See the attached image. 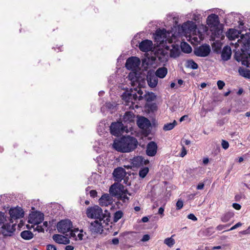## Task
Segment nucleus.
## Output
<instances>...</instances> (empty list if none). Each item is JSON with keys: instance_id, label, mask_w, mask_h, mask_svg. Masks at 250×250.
Instances as JSON below:
<instances>
[{"instance_id": "nucleus-39", "label": "nucleus", "mask_w": 250, "mask_h": 250, "mask_svg": "<svg viewBox=\"0 0 250 250\" xmlns=\"http://www.w3.org/2000/svg\"><path fill=\"white\" fill-rule=\"evenodd\" d=\"M177 124V122L174 120L172 123L165 124L163 126V129L165 131H168L172 129Z\"/></svg>"}, {"instance_id": "nucleus-54", "label": "nucleus", "mask_w": 250, "mask_h": 250, "mask_svg": "<svg viewBox=\"0 0 250 250\" xmlns=\"http://www.w3.org/2000/svg\"><path fill=\"white\" fill-rule=\"evenodd\" d=\"M46 250H57V248L54 245L48 244L46 246Z\"/></svg>"}, {"instance_id": "nucleus-11", "label": "nucleus", "mask_w": 250, "mask_h": 250, "mask_svg": "<svg viewBox=\"0 0 250 250\" xmlns=\"http://www.w3.org/2000/svg\"><path fill=\"white\" fill-rule=\"evenodd\" d=\"M146 81L149 87L155 88L158 84V80L154 73L151 70H149L146 75Z\"/></svg>"}, {"instance_id": "nucleus-49", "label": "nucleus", "mask_w": 250, "mask_h": 250, "mask_svg": "<svg viewBox=\"0 0 250 250\" xmlns=\"http://www.w3.org/2000/svg\"><path fill=\"white\" fill-rule=\"evenodd\" d=\"M154 55H151L149 56L148 54H147V57L148 60H150L151 61V63H154L156 60L157 57L155 55V54L153 53Z\"/></svg>"}, {"instance_id": "nucleus-52", "label": "nucleus", "mask_w": 250, "mask_h": 250, "mask_svg": "<svg viewBox=\"0 0 250 250\" xmlns=\"http://www.w3.org/2000/svg\"><path fill=\"white\" fill-rule=\"evenodd\" d=\"M230 226V224H227L225 225H219L216 227V229L218 230H221Z\"/></svg>"}, {"instance_id": "nucleus-9", "label": "nucleus", "mask_w": 250, "mask_h": 250, "mask_svg": "<svg viewBox=\"0 0 250 250\" xmlns=\"http://www.w3.org/2000/svg\"><path fill=\"white\" fill-rule=\"evenodd\" d=\"M140 60L137 57H131L128 58L125 62V67L128 70H136L140 65Z\"/></svg>"}, {"instance_id": "nucleus-8", "label": "nucleus", "mask_w": 250, "mask_h": 250, "mask_svg": "<svg viewBox=\"0 0 250 250\" xmlns=\"http://www.w3.org/2000/svg\"><path fill=\"white\" fill-rule=\"evenodd\" d=\"M242 53L236 52L234 55V58L237 62H242V63L249 66L250 64V54L246 55L244 50L241 49Z\"/></svg>"}, {"instance_id": "nucleus-12", "label": "nucleus", "mask_w": 250, "mask_h": 250, "mask_svg": "<svg viewBox=\"0 0 250 250\" xmlns=\"http://www.w3.org/2000/svg\"><path fill=\"white\" fill-rule=\"evenodd\" d=\"M219 17L215 14H210L207 19V23L210 30H212V28L219 26Z\"/></svg>"}, {"instance_id": "nucleus-40", "label": "nucleus", "mask_w": 250, "mask_h": 250, "mask_svg": "<svg viewBox=\"0 0 250 250\" xmlns=\"http://www.w3.org/2000/svg\"><path fill=\"white\" fill-rule=\"evenodd\" d=\"M210 31L214 34L217 38H219L223 33V30L220 29L218 26L212 28Z\"/></svg>"}, {"instance_id": "nucleus-30", "label": "nucleus", "mask_w": 250, "mask_h": 250, "mask_svg": "<svg viewBox=\"0 0 250 250\" xmlns=\"http://www.w3.org/2000/svg\"><path fill=\"white\" fill-rule=\"evenodd\" d=\"M21 237L25 240H29L34 237V234L30 230H23L21 232Z\"/></svg>"}, {"instance_id": "nucleus-55", "label": "nucleus", "mask_w": 250, "mask_h": 250, "mask_svg": "<svg viewBox=\"0 0 250 250\" xmlns=\"http://www.w3.org/2000/svg\"><path fill=\"white\" fill-rule=\"evenodd\" d=\"M150 239V236L148 234H145L142 238L141 239V241L142 242H146L148 241Z\"/></svg>"}, {"instance_id": "nucleus-53", "label": "nucleus", "mask_w": 250, "mask_h": 250, "mask_svg": "<svg viewBox=\"0 0 250 250\" xmlns=\"http://www.w3.org/2000/svg\"><path fill=\"white\" fill-rule=\"evenodd\" d=\"M242 225V224L241 222H238L237 224H236L235 225L232 226L230 229H228V231L236 229H237L238 227H241Z\"/></svg>"}, {"instance_id": "nucleus-10", "label": "nucleus", "mask_w": 250, "mask_h": 250, "mask_svg": "<svg viewBox=\"0 0 250 250\" xmlns=\"http://www.w3.org/2000/svg\"><path fill=\"white\" fill-rule=\"evenodd\" d=\"M10 216V222L11 223H13L12 221L13 219H17L21 218H22L24 216V211L22 208L21 207H16L13 208H11L9 211Z\"/></svg>"}, {"instance_id": "nucleus-4", "label": "nucleus", "mask_w": 250, "mask_h": 250, "mask_svg": "<svg viewBox=\"0 0 250 250\" xmlns=\"http://www.w3.org/2000/svg\"><path fill=\"white\" fill-rule=\"evenodd\" d=\"M211 52L210 47L209 45L204 43L199 46L196 47L194 48V54L200 57H206L208 56Z\"/></svg>"}, {"instance_id": "nucleus-29", "label": "nucleus", "mask_w": 250, "mask_h": 250, "mask_svg": "<svg viewBox=\"0 0 250 250\" xmlns=\"http://www.w3.org/2000/svg\"><path fill=\"white\" fill-rule=\"evenodd\" d=\"M167 73V69L165 67H160L156 71L154 74L156 75V77L158 78H160L163 79L165 77Z\"/></svg>"}, {"instance_id": "nucleus-61", "label": "nucleus", "mask_w": 250, "mask_h": 250, "mask_svg": "<svg viewBox=\"0 0 250 250\" xmlns=\"http://www.w3.org/2000/svg\"><path fill=\"white\" fill-rule=\"evenodd\" d=\"M232 207L236 210H240L241 208V206L238 203H233L232 204Z\"/></svg>"}, {"instance_id": "nucleus-15", "label": "nucleus", "mask_w": 250, "mask_h": 250, "mask_svg": "<svg viewBox=\"0 0 250 250\" xmlns=\"http://www.w3.org/2000/svg\"><path fill=\"white\" fill-rule=\"evenodd\" d=\"M153 43L150 40H145L142 41L139 45V48L141 51L144 52H147L151 50Z\"/></svg>"}, {"instance_id": "nucleus-57", "label": "nucleus", "mask_w": 250, "mask_h": 250, "mask_svg": "<svg viewBox=\"0 0 250 250\" xmlns=\"http://www.w3.org/2000/svg\"><path fill=\"white\" fill-rule=\"evenodd\" d=\"M34 230H36L38 231L39 232H44V229L41 226H39L37 225V226L36 227V229H34Z\"/></svg>"}, {"instance_id": "nucleus-45", "label": "nucleus", "mask_w": 250, "mask_h": 250, "mask_svg": "<svg viewBox=\"0 0 250 250\" xmlns=\"http://www.w3.org/2000/svg\"><path fill=\"white\" fill-rule=\"evenodd\" d=\"M117 198L122 200L124 203L126 202V201H128L129 199V197H127L126 195H125L122 193H120V195H119Z\"/></svg>"}, {"instance_id": "nucleus-27", "label": "nucleus", "mask_w": 250, "mask_h": 250, "mask_svg": "<svg viewBox=\"0 0 250 250\" xmlns=\"http://www.w3.org/2000/svg\"><path fill=\"white\" fill-rule=\"evenodd\" d=\"M241 39L243 41L245 49L249 50L250 49V33L241 35Z\"/></svg>"}, {"instance_id": "nucleus-44", "label": "nucleus", "mask_w": 250, "mask_h": 250, "mask_svg": "<svg viewBox=\"0 0 250 250\" xmlns=\"http://www.w3.org/2000/svg\"><path fill=\"white\" fill-rule=\"evenodd\" d=\"M164 243L169 247H171L175 244V240L171 237L167 238L165 239Z\"/></svg>"}, {"instance_id": "nucleus-46", "label": "nucleus", "mask_w": 250, "mask_h": 250, "mask_svg": "<svg viewBox=\"0 0 250 250\" xmlns=\"http://www.w3.org/2000/svg\"><path fill=\"white\" fill-rule=\"evenodd\" d=\"M176 206L177 210L181 209L183 207V201L179 199L176 204Z\"/></svg>"}, {"instance_id": "nucleus-19", "label": "nucleus", "mask_w": 250, "mask_h": 250, "mask_svg": "<svg viewBox=\"0 0 250 250\" xmlns=\"http://www.w3.org/2000/svg\"><path fill=\"white\" fill-rule=\"evenodd\" d=\"M125 169L121 167L115 168L113 172V176L116 181H121L125 176Z\"/></svg>"}, {"instance_id": "nucleus-62", "label": "nucleus", "mask_w": 250, "mask_h": 250, "mask_svg": "<svg viewBox=\"0 0 250 250\" xmlns=\"http://www.w3.org/2000/svg\"><path fill=\"white\" fill-rule=\"evenodd\" d=\"M4 213L2 212H0V224H2V223H3L4 222Z\"/></svg>"}, {"instance_id": "nucleus-64", "label": "nucleus", "mask_w": 250, "mask_h": 250, "mask_svg": "<svg viewBox=\"0 0 250 250\" xmlns=\"http://www.w3.org/2000/svg\"><path fill=\"white\" fill-rule=\"evenodd\" d=\"M204 187V184L203 183H200L196 187V188L198 190L203 189Z\"/></svg>"}, {"instance_id": "nucleus-33", "label": "nucleus", "mask_w": 250, "mask_h": 250, "mask_svg": "<svg viewBox=\"0 0 250 250\" xmlns=\"http://www.w3.org/2000/svg\"><path fill=\"white\" fill-rule=\"evenodd\" d=\"M185 65L186 67L192 69H197L198 68V65L193 60H187Z\"/></svg>"}, {"instance_id": "nucleus-59", "label": "nucleus", "mask_w": 250, "mask_h": 250, "mask_svg": "<svg viewBox=\"0 0 250 250\" xmlns=\"http://www.w3.org/2000/svg\"><path fill=\"white\" fill-rule=\"evenodd\" d=\"M188 218L189 219L192 220L193 221H196L197 220L196 217L192 213L188 214Z\"/></svg>"}, {"instance_id": "nucleus-42", "label": "nucleus", "mask_w": 250, "mask_h": 250, "mask_svg": "<svg viewBox=\"0 0 250 250\" xmlns=\"http://www.w3.org/2000/svg\"><path fill=\"white\" fill-rule=\"evenodd\" d=\"M123 216V212L122 210L117 211L114 214L113 216V222L116 223L117 222L119 219H120Z\"/></svg>"}, {"instance_id": "nucleus-43", "label": "nucleus", "mask_w": 250, "mask_h": 250, "mask_svg": "<svg viewBox=\"0 0 250 250\" xmlns=\"http://www.w3.org/2000/svg\"><path fill=\"white\" fill-rule=\"evenodd\" d=\"M149 171V169L147 167H145L141 168L139 171V176L140 177L144 178H145Z\"/></svg>"}, {"instance_id": "nucleus-3", "label": "nucleus", "mask_w": 250, "mask_h": 250, "mask_svg": "<svg viewBox=\"0 0 250 250\" xmlns=\"http://www.w3.org/2000/svg\"><path fill=\"white\" fill-rule=\"evenodd\" d=\"M126 130H127V126L125 125L122 122H113L110 126V133L115 136H119Z\"/></svg>"}, {"instance_id": "nucleus-32", "label": "nucleus", "mask_w": 250, "mask_h": 250, "mask_svg": "<svg viewBox=\"0 0 250 250\" xmlns=\"http://www.w3.org/2000/svg\"><path fill=\"white\" fill-rule=\"evenodd\" d=\"M234 214L232 211H228L222 215L221 220L223 222H227L234 216Z\"/></svg>"}, {"instance_id": "nucleus-41", "label": "nucleus", "mask_w": 250, "mask_h": 250, "mask_svg": "<svg viewBox=\"0 0 250 250\" xmlns=\"http://www.w3.org/2000/svg\"><path fill=\"white\" fill-rule=\"evenodd\" d=\"M180 51L178 47H173V49L170 51V56L171 57L177 58L179 56Z\"/></svg>"}, {"instance_id": "nucleus-60", "label": "nucleus", "mask_w": 250, "mask_h": 250, "mask_svg": "<svg viewBox=\"0 0 250 250\" xmlns=\"http://www.w3.org/2000/svg\"><path fill=\"white\" fill-rule=\"evenodd\" d=\"M90 195L91 197L94 198L97 196V192L95 190H91L90 191Z\"/></svg>"}, {"instance_id": "nucleus-50", "label": "nucleus", "mask_w": 250, "mask_h": 250, "mask_svg": "<svg viewBox=\"0 0 250 250\" xmlns=\"http://www.w3.org/2000/svg\"><path fill=\"white\" fill-rule=\"evenodd\" d=\"M217 84L218 88L219 89H223V87L225 86V83L223 81L219 80L217 81Z\"/></svg>"}, {"instance_id": "nucleus-48", "label": "nucleus", "mask_w": 250, "mask_h": 250, "mask_svg": "<svg viewBox=\"0 0 250 250\" xmlns=\"http://www.w3.org/2000/svg\"><path fill=\"white\" fill-rule=\"evenodd\" d=\"M221 146L224 149H227L229 147V144L228 141L222 140L221 142Z\"/></svg>"}, {"instance_id": "nucleus-1", "label": "nucleus", "mask_w": 250, "mask_h": 250, "mask_svg": "<svg viewBox=\"0 0 250 250\" xmlns=\"http://www.w3.org/2000/svg\"><path fill=\"white\" fill-rule=\"evenodd\" d=\"M138 144V141L135 138L128 135L121 137L120 140H115L113 147L119 152H129L134 150Z\"/></svg>"}, {"instance_id": "nucleus-14", "label": "nucleus", "mask_w": 250, "mask_h": 250, "mask_svg": "<svg viewBox=\"0 0 250 250\" xmlns=\"http://www.w3.org/2000/svg\"><path fill=\"white\" fill-rule=\"evenodd\" d=\"M158 146L154 141H151L146 146V154L151 157L154 156L157 151Z\"/></svg>"}, {"instance_id": "nucleus-34", "label": "nucleus", "mask_w": 250, "mask_h": 250, "mask_svg": "<svg viewBox=\"0 0 250 250\" xmlns=\"http://www.w3.org/2000/svg\"><path fill=\"white\" fill-rule=\"evenodd\" d=\"M181 48L182 51L186 53H189L192 51L191 47L186 42L182 43Z\"/></svg>"}, {"instance_id": "nucleus-24", "label": "nucleus", "mask_w": 250, "mask_h": 250, "mask_svg": "<svg viewBox=\"0 0 250 250\" xmlns=\"http://www.w3.org/2000/svg\"><path fill=\"white\" fill-rule=\"evenodd\" d=\"M231 55V50L229 46H225L221 53V58L224 61H227L230 59Z\"/></svg>"}, {"instance_id": "nucleus-21", "label": "nucleus", "mask_w": 250, "mask_h": 250, "mask_svg": "<svg viewBox=\"0 0 250 250\" xmlns=\"http://www.w3.org/2000/svg\"><path fill=\"white\" fill-rule=\"evenodd\" d=\"M52 238L58 244L66 245L69 244L70 242L69 238L60 234H54Z\"/></svg>"}, {"instance_id": "nucleus-47", "label": "nucleus", "mask_w": 250, "mask_h": 250, "mask_svg": "<svg viewBox=\"0 0 250 250\" xmlns=\"http://www.w3.org/2000/svg\"><path fill=\"white\" fill-rule=\"evenodd\" d=\"M166 30L165 29L163 30L159 29L156 31V34L158 37H161L162 36L165 35Z\"/></svg>"}, {"instance_id": "nucleus-38", "label": "nucleus", "mask_w": 250, "mask_h": 250, "mask_svg": "<svg viewBox=\"0 0 250 250\" xmlns=\"http://www.w3.org/2000/svg\"><path fill=\"white\" fill-rule=\"evenodd\" d=\"M144 96L145 100L148 102H152L156 98L155 94L152 92L146 93Z\"/></svg>"}, {"instance_id": "nucleus-63", "label": "nucleus", "mask_w": 250, "mask_h": 250, "mask_svg": "<svg viewBox=\"0 0 250 250\" xmlns=\"http://www.w3.org/2000/svg\"><path fill=\"white\" fill-rule=\"evenodd\" d=\"M119 239L117 238H114L112 240V244L114 245H117L118 244H119Z\"/></svg>"}, {"instance_id": "nucleus-6", "label": "nucleus", "mask_w": 250, "mask_h": 250, "mask_svg": "<svg viewBox=\"0 0 250 250\" xmlns=\"http://www.w3.org/2000/svg\"><path fill=\"white\" fill-rule=\"evenodd\" d=\"M16 224L11 225L10 223L3 224L1 228L0 232L4 237L12 236L16 230Z\"/></svg>"}, {"instance_id": "nucleus-2", "label": "nucleus", "mask_w": 250, "mask_h": 250, "mask_svg": "<svg viewBox=\"0 0 250 250\" xmlns=\"http://www.w3.org/2000/svg\"><path fill=\"white\" fill-rule=\"evenodd\" d=\"M86 214L89 218L99 219V221H101L103 210L98 205L89 207L86 209Z\"/></svg>"}, {"instance_id": "nucleus-31", "label": "nucleus", "mask_w": 250, "mask_h": 250, "mask_svg": "<svg viewBox=\"0 0 250 250\" xmlns=\"http://www.w3.org/2000/svg\"><path fill=\"white\" fill-rule=\"evenodd\" d=\"M143 162V157L142 156H137L132 159V164L134 167H138L142 166Z\"/></svg>"}, {"instance_id": "nucleus-7", "label": "nucleus", "mask_w": 250, "mask_h": 250, "mask_svg": "<svg viewBox=\"0 0 250 250\" xmlns=\"http://www.w3.org/2000/svg\"><path fill=\"white\" fill-rule=\"evenodd\" d=\"M44 219V214L40 211L32 212L29 215L28 222L34 225H39Z\"/></svg>"}, {"instance_id": "nucleus-37", "label": "nucleus", "mask_w": 250, "mask_h": 250, "mask_svg": "<svg viewBox=\"0 0 250 250\" xmlns=\"http://www.w3.org/2000/svg\"><path fill=\"white\" fill-rule=\"evenodd\" d=\"M102 217V220H103L104 222L106 224H108L110 220V213L107 209L104 210V213L103 212V216Z\"/></svg>"}, {"instance_id": "nucleus-51", "label": "nucleus", "mask_w": 250, "mask_h": 250, "mask_svg": "<svg viewBox=\"0 0 250 250\" xmlns=\"http://www.w3.org/2000/svg\"><path fill=\"white\" fill-rule=\"evenodd\" d=\"M136 93H138L139 96L138 97V100L141 101L142 100L144 96H143L142 95L143 94V91L141 89H139L138 90L137 89Z\"/></svg>"}, {"instance_id": "nucleus-56", "label": "nucleus", "mask_w": 250, "mask_h": 250, "mask_svg": "<svg viewBox=\"0 0 250 250\" xmlns=\"http://www.w3.org/2000/svg\"><path fill=\"white\" fill-rule=\"evenodd\" d=\"M230 111H231L230 109L227 110L226 109L223 108V109H221L220 113H221V115H225L227 114L230 113Z\"/></svg>"}, {"instance_id": "nucleus-13", "label": "nucleus", "mask_w": 250, "mask_h": 250, "mask_svg": "<svg viewBox=\"0 0 250 250\" xmlns=\"http://www.w3.org/2000/svg\"><path fill=\"white\" fill-rule=\"evenodd\" d=\"M123 190H124L123 185L115 183L111 186L109 191L112 196L118 197Z\"/></svg>"}, {"instance_id": "nucleus-23", "label": "nucleus", "mask_w": 250, "mask_h": 250, "mask_svg": "<svg viewBox=\"0 0 250 250\" xmlns=\"http://www.w3.org/2000/svg\"><path fill=\"white\" fill-rule=\"evenodd\" d=\"M137 125L142 129L148 128L151 126V123L150 121L145 117H142L137 121Z\"/></svg>"}, {"instance_id": "nucleus-28", "label": "nucleus", "mask_w": 250, "mask_h": 250, "mask_svg": "<svg viewBox=\"0 0 250 250\" xmlns=\"http://www.w3.org/2000/svg\"><path fill=\"white\" fill-rule=\"evenodd\" d=\"M131 90V91L129 92L124 93L123 96H125V98L127 100H138L139 96H137L136 93L137 88H134V90Z\"/></svg>"}, {"instance_id": "nucleus-22", "label": "nucleus", "mask_w": 250, "mask_h": 250, "mask_svg": "<svg viewBox=\"0 0 250 250\" xmlns=\"http://www.w3.org/2000/svg\"><path fill=\"white\" fill-rule=\"evenodd\" d=\"M112 203V198L107 194H104L99 199V204L102 206H107Z\"/></svg>"}, {"instance_id": "nucleus-58", "label": "nucleus", "mask_w": 250, "mask_h": 250, "mask_svg": "<svg viewBox=\"0 0 250 250\" xmlns=\"http://www.w3.org/2000/svg\"><path fill=\"white\" fill-rule=\"evenodd\" d=\"M187 154V150L184 146H183L182 151L180 154V156L182 157H184Z\"/></svg>"}, {"instance_id": "nucleus-20", "label": "nucleus", "mask_w": 250, "mask_h": 250, "mask_svg": "<svg viewBox=\"0 0 250 250\" xmlns=\"http://www.w3.org/2000/svg\"><path fill=\"white\" fill-rule=\"evenodd\" d=\"M92 233H97L103 231L102 223L98 220H95L91 223L89 228Z\"/></svg>"}, {"instance_id": "nucleus-5", "label": "nucleus", "mask_w": 250, "mask_h": 250, "mask_svg": "<svg viewBox=\"0 0 250 250\" xmlns=\"http://www.w3.org/2000/svg\"><path fill=\"white\" fill-rule=\"evenodd\" d=\"M57 228L59 232L65 234L71 230L72 228V223L69 219L61 220L57 223Z\"/></svg>"}, {"instance_id": "nucleus-16", "label": "nucleus", "mask_w": 250, "mask_h": 250, "mask_svg": "<svg viewBox=\"0 0 250 250\" xmlns=\"http://www.w3.org/2000/svg\"><path fill=\"white\" fill-rule=\"evenodd\" d=\"M154 54L157 57L158 60L161 62H165L167 61L168 52L163 49H158L154 52Z\"/></svg>"}, {"instance_id": "nucleus-26", "label": "nucleus", "mask_w": 250, "mask_h": 250, "mask_svg": "<svg viewBox=\"0 0 250 250\" xmlns=\"http://www.w3.org/2000/svg\"><path fill=\"white\" fill-rule=\"evenodd\" d=\"M240 34L239 31L235 29H229L226 32V35L227 37L230 41L234 40L235 39L238 38Z\"/></svg>"}, {"instance_id": "nucleus-17", "label": "nucleus", "mask_w": 250, "mask_h": 250, "mask_svg": "<svg viewBox=\"0 0 250 250\" xmlns=\"http://www.w3.org/2000/svg\"><path fill=\"white\" fill-rule=\"evenodd\" d=\"M146 75L144 72L138 70L137 75L135 83L138 84V86L141 87H144L146 85Z\"/></svg>"}, {"instance_id": "nucleus-18", "label": "nucleus", "mask_w": 250, "mask_h": 250, "mask_svg": "<svg viewBox=\"0 0 250 250\" xmlns=\"http://www.w3.org/2000/svg\"><path fill=\"white\" fill-rule=\"evenodd\" d=\"M181 27L183 32L185 33H190L196 30L197 25L195 23L192 21H188L184 23Z\"/></svg>"}, {"instance_id": "nucleus-36", "label": "nucleus", "mask_w": 250, "mask_h": 250, "mask_svg": "<svg viewBox=\"0 0 250 250\" xmlns=\"http://www.w3.org/2000/svg\"><path fill=\"white\" fill-rule=\"evenodd\" d=\"M240 75L245 78L250 79V70L241 68L239 69Z\"/></svg>"}, {"instance_id": "nucleus-25", "label": "nucleus", "mask_w": 250, "mask_h": 250, "mask_svg": "<svg viewBox=\"0 0 250 250\" xmlns=\"http://www.w3.org/2000/svg\"><path fill=\"white\" fill-rule=\"evenodd\" d=\"M135 115L131 111H127L125 113L122 122L125 124L133 123L134 121Z\"/></svg>"}, {"instance_id": "nucleus-35", "label": "nucleus", "mask_w": 250, "mask_h": 250, "mask_svg": "<svg viewBox=\"0 0 250 250\" xmlns=\"http://www.w3.org/2000/svg\"><path fill=\"white\" fill-rule=\"evenodd\" d=\"M137 71L138 70H132V72H130L128 75V78L131 81L132 85L135 84V83L136 79V76L137 75Z\"/></svg>"}]
</instances>
